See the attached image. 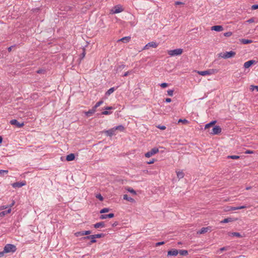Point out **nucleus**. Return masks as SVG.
Segmentation results:
<instances>
[{
    "label": "nucleus",
    "mask_w": 258,
    "mask_h": 258,
    "mask_svg": "<svg viewBox=\"0 0 258 258\" xmlns=\"http://www.w3.org/2000/svg\"><path fill=\"white\" fill-rule=\"evenodd\" d=\"M105 224L104 222H100L97 223L94 225V227L95 228H98L99 227H104Z\"/></svg>",
    "instance_id": "nucleus-19"
},
{
    "label": "nucleus",
    "mask_w": 258,
    "mask_h": 258,
    "mask_svg": "<svg viewBox=\"0 0 258 258\" xmlns=\"http://www.w3.org/2000/svg\"><path fill=\"white\" fill-rule=\"evenodd\" d=\"M165 101L168 103L170 102L171 101V99L169 98H167L166 99Z\"/></svg>",
    "instance_id": "nucleus-58"
},
{
    "label": "nucleus",
    "mask_w": 258,
    "mask_h": 258,
    "mask_svg": "<svg viewBox=\"0 0 258 258\" xmlns=\"http://www.w3.org/2000/svg\"><path fill=\"white\" fill-rule=\"evenodd\" d=\"M178 253L181 255H186L188 254V251L186 250H179Z\"/></svg>",
    "instance_id": "nucleus-32"
},
{
    "label": "nucleus",
    "mask_w": 258,
    "mask_h": 258,
    "mask_svg": "<svg viewBox=\"0 0 258 258\" xmlns=\"http://www.w3.org/2000/svg\"><path fill=\"white\" fill-rule=\"evenodd\" d=\"M183 52V49L181 48H177L173 50H168L167 53L171 56H177L181 55Z\"/></svg>",
    "instance_id": "nucleus-2"
},
{
    "label": "nucleus",
    "mask_w": 258,
    "mask_h": 258,
    "mask_svg": "<svg viewBox=\"0 0 258 258\" xmlns=\"http://www.w3.org/2000/svg\"><path fill=\"white\" fill-rule=\"evenodd\" d=\"M167 94L170 96H172L173 94V90H169L167 91Z\"/></svg>",
    "instance_id": "nucleus-43"
},
{
    "label": "nucleus",
    "mask_w": 258,
    "mask_h": 258,
    "mask_svg": "<svg viewBox=\"0 0 258 258\" xmlns=\"http://www.w3.org/2000/svg\"><path fill=\"white\" fill-rule=\"evenodd\" d=\"M228 159H238L240 158V156L237 155H229L227 157Z\"/></svg>",
    "instance_id": "nucleus-33"
},
{
    "label": "nucleus",
    "mask_w": 258,
    "mask_h": 258,
    "mask_svg": "<svg viewBox=\"0 0 258 258\" xmlns=\"http://www.w3.org/2000/svg\"><path fill=\"white\" fill-rule=\"evenodd\" d=\"M255 63V60H248V61L245 62L244 63L243 66H244V68L247 69V68H249L252 64H254Z\"/></svg>",
    "instance_id": "nucleus-13"
},
{
    "label": "nucleus",
    "mask_w": 258,
    "mask_h": 258,
    "mask_svg": "<svg viewBox=\"0 0 258 258\" xmlns=\"http://www.w3.org/2000/svg\"><path fill=\"white\" fill-rule=\"evenodd\" d=\"M235 54V52L233 51H230L229 52L227 51L224 53L223 55H222V53L219 54V56H221L224 58H228L234 56Z\"/></svg>",
    "instance_id": "nucleus-4"
},
{
    "label": "nucleus",
    "mask_w": 258,
    "mask_h": 258,
    "mask_svg": "<svg viewBox=\"0 0 258 258\" xmlns=\"http://www.w3.org/2000/svg\"><path fill=\"white\" fill-rule=\"evenodd\" d=\"M159 152V149L157 148L152 149L150 151L147 152L145 156L146 157L149 158L152 156L155 155Z\"/></svg>",
    "instance_id": "nucleus-5"
},
{
    "label": "nucleus",
    "mask_w": 258,
    "mask_h": 258,
    "mask_svg": "<svg viewBox=\"0 0 258 258\" xmlns=\"http://www.w3.org/2000/svg\"><path fill=\"white\" fill-rule=\"evenodd\" d=\"M176 173L177 176L179 179L182 178L184 176V174L182 171H176Z\"/></svg>",
    "instance_id": "nucleus-22"
},
{
    "label": "nucleus",
    "mask_w": 258,
    "mask_h": 258,
    "mask_svg": "<svg viewBox=\"0 0 258 258\" xmlns=\"http://www.w3.org/2000/svg\"><path fill=\"white\" fill-rule=\"evenodd\" d=\"M114 216V215L113 213H110L109 214L101 215L100 217V218L101 219H105L106 218H113Z\"/></svg>",
    "instance_id": "nucleus-15"
},
{
    "label": "nucleus",
    "mask_w": 258,
    "mask_h": 258,
    "mask_svg": "<svg viewBox=\"0 0 258 258\" xmlns=\"http://www.w3.org/2000/svg\"><path fill=\"white\" fill-rule=\"evenodd\" d=\"M216 122V121L214 120V121H212L210 122L209 123L206 124L205 126V129L206 130V129H208L209 127L212 126L214 124H215Z\"/></svg>",
    "instance_id": "nucleus-27"
},
{
    "label": "nucleus",
    "mask_w": 258,
    "mask_h": 258,
    "mask_svg": "<svg viewBox=\"0 0 258 258\" xmlns=\"http://www.w3.org/2000/svg\"><path fill=\"white\" fill-rule=\"evenodd\" d=\"M232 35V33L230 31L224 33V36L225 37H230Z\"/></svg>",
    "instance_id": "nucleus-40"
},
{
    "label": "nucleus",
    "mask_w": 258,
    "mask_h": 258,
    "mask_svg": "<svg viewBox=\"0 0 258 258\" xmlns=\"http://www.w3.org/2000/svg\"><path fill=\"white\" fill-rule=\"evenodd\" d=\"M258 9V5H254L251 6L252 10H256Z\"/></svg>",
    "instance_id": "nucleus-49"
},
{
    "label": "nucleus",
    "mask_w": 258,
    "mask_h": 258,
    "mask_svg": "<svg viewBox=\"0 0 258 258\" xmlns=\"http://www.w3.org/2000/svg\"><path fill=\"white\" fill-rule=\"evenodd\" d=\"M210 230V227H203L200 230L197 232L198 234H204Z\"/></svg>",
    "instance_id": "nucleus-16"
},
{
    "label": "nucleus",
    "mask_w": 258,
    "mask_h": 258,
    "mask_svg": "<svg viewBox=\"0 0 258 258\" xmlns=\"http://www.w3.org/2000/svg\"><path fill=\"white\" fill-rule=\"evenodd\" d=\"M158 46V44L155 42H150L149 43H148V44H147L145 47H144V49H148L149 47H153V48H156Z\"/></svg>",
    "instance_id": "nucleus-10"
},
{
    "label": "nucleus",
    "mask_w": 258,
    "mask_h": 258,
    "mask_svg": "<svg viewBox=\"0 0 258 258\" xmlns=\"http://www.w3.org/2000/svg\"><path fill=\"white\" fill-rule=\"evenodd\" d=\"M247 22H248V23H252V22H254V20H253V18H251V19H250L248 20L247 21Z\"/></svg>",
    "instance_id": "nucleus-55"
},
{
    "label": "nucleus",
    "mask_w": 258,
    "mask_h": 258,
    "mask_svg": "<svg viewBox=\"0 0 258 258\" xmlns=\"http://www.w3.org/2000/svg\"><path fill=\"white\" fill-rule=\"evenodd\" d=\"M111 113V112H109L107 110L104 111L102 112V114L103 115H108Z\"/></svg>",
    "instance_id": "nucleus-50"
},
{
    "label": "nucleus",
    "mask_w": 258,
    "mask_h": 258,
    "mask_svg": "<svg viewBox=\"0 0 258 258\" xmlns=\"http://www.w3.org/2000/svg\"><path fill=\"white\" fill-rule=\"evenodd\" d=\"M207 71L208 75L216 74L218 72V70L217 69H209Z\"/></svg>",
    "instance_id": "nucleus-23"
},
{
    "label": "nucleus",
    "mask_w": 258,
    "mask_h": 258,
    "mask_svg": "<svg viewBox=\"0 0 258 258\" xmlns=\"http://www.w3.org/2000/svg\"><path fill=\"white\" fill-rule=\"evenodd\" d=\"M130 39H131L130 37H128V36L124 37H123V38H121L120 39L118 40V41H122L124 43H127V42H129Z\"/></svg>",
    "instance_id": "nucleus-26"
},
{
    "label": "nucleus",
    "mask_w": 258,
    "mask_h": 258,
    "mask_svg": "<svg viewBox=\"0 0 258 258\" xmlns=\"http://www.w3.org/2000/svg\"><path fill=\"white\" fill-rule=\"evenodd\" d=\"M105 109H107V110H109V109H113V107H111V106H110V107H107L105 108Z\"/></svg>",
    "instance_id": "nucleus-64"
},
{
    "label": "nucleus",
    "mask_w": 258,
    "mask_h": 258,
    "mask_svg": "<svg viewBox=\"0 0 258 258\" xmlns=\"http://www.w3.org/2000/svg\"><path fill=\"white\" fill-rule=\"evenodd\" d=\"M224 30L222 26L215 25L211 27V30H214L217 32H221Z\"/></svg>",
    "instance_id": "nucleus-11"
},
{
    "label": "nucleus",
    "mask_w": 258,
    "mask_h": 258,
    "mask_svg": "<svg viewBox=\"0 0 258 258\" xmlns=\"http://www.w3.org/2000/svg\"><path fill=\"white\" fill-rule=\"evenodd\" d=\"M164 243H165V242L164 241L158 242L156 243V246H160V245L164 244Z\"/></svg>",
    "instance_id": "nucleus-48"
},
{
    "label": "nucleus",
    "mask_w": 258,
    "mask_h": 258,
    "mask_svg": "<svg viewBox=\"0 0 258 258\" xmlns=\"http://www.w3.org/2000/svg\"><path fill=\"white\" fill-rule=\"evenodd\" d=\"M175 5H183V3H182V2H178V1H177V2H175Z\"/></svg>",
    "instance_id": "nucleus-54"
},
{
    "label": "nucleus",
    "mask_w": 258,
    "mask_h": 258,
    "mask_svg": "<svg viewBox=\"0 0 258 258\" xmlns=\"http://www.w3.org/2000/svg\"><path fill=\"white\" fill-rule=\"evenodd\" d=\"M75 157V155L73 153H71L67 156L66 160L68 161H71L74 160Z\"/></svg>",
    "instance_id": "nucleus-20"
},
{
    "label": "nucleus",
    "mask_w": 258,
    "mask_h": 258,
    "mask_svg": "<svg viewBox=\"0 0 258 258\" xmlns=\"http://www.w3.org/2000/svg\"><path fill=\"white\" fill-rule=\"evenodd\" d=\"M221 132V128L219 126H215L211 132L209 133L212 135H218Z\"/></svg>",
    "instance_id": "nucleus-6"
},
{
    "label": "nucleus",
    "mask_w": 258,
    "mask_h": 258,
    "mask_svg": "<svg viewBox=\"0 0 258 258\" xmlns=\"http://www.w3.org/2000/svg\"><path fill=\"white\" fill-rule=\"evenodd\" d=\"M178 253V250L176 249H172L169 250L167 253V255L169 256H176Z\"/></svg>",
    "instance_id": "nucleus-12"
},
{
    "label": "nucleus",
    "mask_w": 258,
    "mask_h": 258,
    "mask_svg": "<svg viewBox=\"0 0 258 258\" xmlns=\"http://www.w3.org/2000/svg\"><path fill=\"white\" fill-rule=\"evenodd\" d=\"M154 162H155V159H153L152 160H150L149 162H148V164H153L154 163Z\"/></svg>",
    "instance_id": "nucleus-56"
},
{
    "label": "nucleus",
    "mask_w": 258,
    "mask_h": 258,
    "mask_svg": "<svg viewBox=\"0 0 258 258\" xmlns=\"http://www.w3.org/2000/svg\"><path fill=\"white\" fill-rule=\"evenodd\" d=\"M128 191H129L130 192L133 194V195H136V191L134 189H133L132 188H131V187H127L125 188Z\"/></svg>",
    "instance_id": "nucleus-35"
},
{
    "label": "nucleus",
    "mask_w": 258,
    "mask_h": 258,
    "mask_svg": "<svg viewBox=\"0 0 258 258\" xmlns=\"http://www.w3.org/2000/svg\"><path fill=\"white\" fill-rule=\"evenodd\" d=\"M81 55H82V56H81L82 58H84L85 57V51L84 49L83 52L82 53Z\"/></svg>",
    "instance_id": "nucleus-57"
},
{
    "label": "nucleus",
    "mask_w": 258,
    "mask_h": 258,
    "mask_svg": "<svg viewBox=\"0 0 258 258\" xmlns=\"http://www.w3.org/2000/svg\"><path fill=\"white\" fill-rule=\"evenodd\" d=\"M254 89H255L256 91H258V86L251 85L250 86V90L253 91Z\"/></svg>",
    "instance_id": "nucleus-39"
},
{
    "label": "nucleus",
    "mask_w": 258,
    "mask_h": 258,
    "mask_svg": "<svg viewBox=\"0 0 258 258\" xmlns=\"http://www.w3.org/2000/svg\"><path fill=\"white\" fill-rule=\"evenodd\" d=\"M160 86L162 88H165L168 86V84L166 83H163L161 84Z\"/></svg>",
    "instance_id": "nucleus-46"
},
{
    "label": "nucleus",
    "mask_w": 258,
    "mask_h": 258,
    "mask_svg": "<svg viewBox=\"0 0 258 258\" xmlns=\"http://www.w3.org/2000/svg\"><path fill=\"white\" fill-rule=\"evenodd\" d=\"M197 73L201 76H206L208 75L207 71H198Z\"/></svg>",
    "instance_id": "nucleus-34"
},
{
    "label": "nucleus",
    "mask_w": 258,
    "mask_h": 258,
    "mask_svg": "<svg viewBox=\"0 0 258 258\" xmlns=\"http://www.w3.org/2000/svg\"><path fill=\"white\" fill-rule=\"evenodd\" d=\"M132 71H127L126 72H125L124 74H123V76L124 77H126L129 74H130L131 73Z\"/></svg>",
    "instance_id": "nucleus-53"
},
{
    "label": "nucleus",
    "mask_w": 258,
    "mask_h": 258,
    "mask_svg": "<svg viewBox=\"0 0 258 258\" xmlns=\"http://www.w3.org/2000/svg\"><path fill=\"white\" fill-rule=\"evenodd\" d=\"M8 173V170H0V174L2 175H4V174H7Z\"/></svg>",
    "instance_id": "nucleus-41"
},
{
    "label": "nucleus",
    "mask_w": 258,
    "mask_h": 258,
    "mask_svg": "<svg viewBox=\"0 0 258 258\" xmlns=\"http://www.w3.org/2000/svg\"><path fill=\"white\" fill-rule=\"evenodd\" d=\"M11 212V209L10 208L7 211H3L0 213V217H4L6 215L10 213Z\"/></svg>",
    "instance_id": "nucleus-29"
},
{
    "label": "nucleus",
    "mask_w": 258,
    "mask_h": 258,
    "mask_svg": "<svg viewBox=\"0 0 258 258\" xmlns=\"http://www.w3.org/2000/svg\"><path fill=\"white\" fill-rule=\"evenodd\" d=\"M157 127V128H158L161 130H164L166 129V126L164 125H158Z\"/></svg>",
    "instance_id": "nucleus-44"
},
{
    "label": "nucleus",
    "mask_w": 258,
    "mask_h": 258,
    "mask_svg": "<svg viewBox=\"0 0 258 258\" xmlns=\"http://www.w3.org/2000/svg\"><path fill=\"white\" fill-rule=\"evenodd\" d=\"M4 251H1L0 252V257H2L4 255Z\"/></svg>",
    "instance_id": "nucleus-59"
},
{
    "label": "nucleus",
    "mask_w": 258,
    "mask_h": 258,
    "mask_svg": "<svg viewBox=\"0 0 258 258\" xmlns=\"http://www.w3.org/2000/svg\"><path fill=\"white\" fill-rule=\"evenodd\" d=\"M229 249V247H223L220 249V251L222 252L224 250H227Z\"/></svg>",
    "instance_id": "nucleus-45"
},
{
    "label": "nucleus",
    "mask_w": 258,
    "mask_h": 258,
    "mask_svg": "<svg viewBox=\"0 0 258 258\" xmlns=\"http://www.w3.org/2000/svg\"><path fill=\"white\" fill-rule=\"evenodd\" d=\"M103 103V101L102 100H100L97 102L96 104L94 106V108H97L99 106H100L102 103Z\"/></svg>",
    "instance_id": "nucleus-37"
},
{
    "label": "nucleus",
    "mask_w": 258,
    "mask_h": 258,
    "mask_svg": "<svg viewBox=\"0 0 258 258\" xmlns=\"http://www.w3.org/2000/svg\"><path fill=\"white\" fill-rule=\"evenodd\" d=\"M123 200H126L131 203L135 202V201L133 198H132L131 197H129L127 195H124L123 196Z\"/></svg>",
    "instance_id": "nucleus-18"
},
{
    "label": "nucleus",
    "mask_w": 258,
    "mask_h": 258,
    "mask_svg": "<svg viewBox=\"0 0 258 258\" xmlns=\"http://www.w3.org/2000/svg\"><path fill=\"white\" fill-rule=\"evenodd\" d=\"M26 185V182H16L12 184V186L14 188H20Z\"/></svg>",
    "instance_id": "nucleus-9"
},
{
    "label": "nucleus",
    "mask_w": 258,
    "mask_h": 258,
    "mask_svg": "<svg viewBox=\"0 0 258 258\" xmlns=\"http://www.w3.org/2000/svg\"><path fill=\"white\" fill-rule=\"evenodd\" d=\"M118 225V223L117 222H115L113 224H112V226L114 227V226H116Z\"/></svg>",
    "instance_id": "nucleus-60"
},
{
    "label": "nucleus",
    "mask_w": 258,
    "mask_h": 258,
    "mask_svg": "<svg viewBox=\"0 0 258 258\" xmlns=\"http://www.w3.org/2000/svg\"><path fill=\"white\" fill-rule=\"evenodd\" d=\"M115 91V88L114 87L110 88L105 93L106 96H109L111 94H112Z\"/></svg>",
    "instance_id": "nucleus-31"
},
{
    "label": "nucleus",
    "mask_w": 258,
    "mask_h": 258,
    "mask_svg": "<svg viewBox=\"0 0 258 258\" xmlns=\"http://www.w3.org/2000/svg\"><path fill=\"white\" fill-rule=\"evenodd\" d=\"M16 250V247L15 245L11 244H7L5 245L4 252V253H8L12 252H14Z\"/></svg>",
    "instance_id": "nucleus-3"
},
{
    "label": "nucleus",
    "mask_w": 258,
    "mask_h": 258,
    "mask_svg": "<svg viewBox=\"0 0 258 258\" xmlns=\"http://www.w3.org/2000/svg\"><path fill=\"white\" fill-rule=\"evenodd\" d=\"M247 206H239V207H230V210H240V209H243L246 208Z\"/></svg>",
    "instance_id": "nucleus-21"
},
{
    "label": "nucleus",
    "mask_w": 258,
    "mask_h": 258,
    "mask_svg": "<svg viewBox=\"0 0 258 258\" xmlns=\"http://www.w3.org/2000/svg\"><path fill=\"white\" fill-rule=\"evenodd\" d=\"M83 231H84V235H88L91 233V231L90 230Z\"/></svg>",
    "instance_id": "nucleus-47"
},
{
    "label": "nucleus",
    "mask_w": 258,
    "mask_h": 258,
    "mask_svg": "<svg viewBox=\"0 0 258 258\" xmlns=\"http://www.w3.org/2000/svg\"><path fill=\"white\" fill-rule=\"evenodd\" d=\"M245 154H253L254 153V151L252 150H246L245 151Z\"/></svg>",
    "instance_id": "nucleus-51"
},
{
    "label": "nucleus",
    "mask_w": 258,
    "mask_h": 258,
    "mask_svg": "<svg viewBox=\"0 0 258 258\" xmlns=\"http://www.w3.org/2000/svg\"><path fill=\"white\" fill-rule=\"evenodd\" d=\"M10 122L12 125H15L18 127H21L23 126L24 125L23 122L20 123L16 119H12L10 121Z\"/></svg>",
    "instance_id": "nucleus-7"
},
{
    "label": "nucleus",
    "mask_w": 258,
    "mask_h": 258,
    "mask_svg": "<svg viewBox=\"0 0 258 258\" xmlns=\"http://www.w3.org/2000/svg\"><path fill=\"white\" fill-rule=\"evenodd\" d=\"M96 108H94V106H93L91 109H90L88 111L85 112V114L87 116H90L96 112Z\"/></svg>",
    "instance_id": "nucleus-14"
},
{
    "label": "nucleus",
    "mask_w": 258,
    "mask_h": 258,
    "mask_svg": "<svg viewBox=\"0 0 258 258\" xmlns=\"http://www.w3.org/2000/svg\"><path fill=\"white\" fill-rule=\"evenodd\" d=\"M96 197L100 201H102L103 200V197L101 195V194H97Z\"/></svg>",
    "instance_id": "nucleus-42"
},
{
    "label": "nucleus",
    "mask_w": 258,
    "mask_h": 258,
    "mask_svg": "<svg viewBox=\"0 0 258 258\" xmlns=\"http://www.w3.org/2000/svg\"><path fill=\"white\" fill-rule=\"evenodd\" d=\"M123 11V9L119 7H115L114 8V10L113 12V13L116 14L121 12Z\"/></svg>",
    "instance_id": "nucleus-28"
},
{
    "label": "nucleus",
    "mask_w": 258,
    "mask_h": 258,
    "mask_svg": "<svg viewBox=\"0 0 258 258\" xmlns=\"http://www.w3.org/2000/svg\"><path fill=\"white\" fill-rule=\"evenodd\" d=\"M240 41L242 43L244 44H249L252 42V41L251 40L246 39H241L240 40Z\"/></svg>",
    "instance_id": "nucleus-25"
},
{
    "label": "nucleus",
    "mask_w": 258,
    "mask_h": 258,
    "mask_svg": "<svg viewBox=\"0 0 258 258\" xmlns=\"http://www.w3.org/2000/svg\"><path fill=\"white\" fill-rule=\"evenodd\" d=\"M103 236H104V234L100 233V234H97L91 235H89V236H87L85 237H83L81 238V239L85 240V239H92V240H91V241L89 243V244L91 245L92 243H95L96 242V238H101Z\"/></svg>",
    "instance_id": "nucleus-1"
},
{
    "label": "nucleus",
    "mask_w": 258,
    "mask_h": 258,
    "mask_svg": "<svg viewBox=\"0 0 258 258\" xmlns=\"http://www.w3.org/2000/svg\"><path fill=\"white\" fill-rule=\"evenodd\" d=\"M7 208V207H6V206H2L0 208V210H3V209H6Z\"/></svg>",
    "instance_id": "nucleus-63"
},
{
    "label": "nucleus",
    "mask_w": 258,
    "mask_h": 258,
    "mask_svg": "<svg viewBox=\"0 0 258 258\" xmlns=\"http://www.w3.org/2000/svg\"><path fill=\"white\" fill-rule=\"evenodd\" d=\"M107 136L109 137H112L113 135H116V131H115V129L114 127L107 131H105L104 132Z\"/></svg>",
    "instance_id": "nucleus-8"
},
{
    "label": "nucleus",
    "mask_w": 258,
    "mask_h": 258,
    "mask_svg": "<svg viewBox=\"0 0 258 258\" xmlns=\"http://www.w3.org/2000/svg\"><path fill=\"white\" fill-rule=\"evenodd\" d=\"M235 220H236V219H234V218L229 217V218L224 219V220H223L222 221H221V223H227L234 221Z\"/></svg>",
    "instance_id": "nucleus-17"
},
{
    "label": "nucleus",
    "mask_w": 258,
    "mask_h": 258,
    "mask_svg": "<svg viewBox=\"0 0 258 258\" xmlns=\"http://www.w3.org/2000/svg\"><path fill=\"white\" fill-rule=\"evenodd\" d=\"M178 122H183V123H187V120H186V119H180L179 120H178Z\"/></svg>",
    "instance_id": "nucleus-52"
},
{
    "label": "nucleus",
    "mask_w": 258,
    "mask_h": 258,
    "mask_svg": "<svg viewBox=\"0 0 258 258\" xmlns=\"http://www.w3.org/2000/svg\"><path fill=\"white\" fill-rule=\"evenodd\" d=\"M109 211V208H103L102 210H101V211H100V213L102 214V213H107Z\"/></svg>",
    "instance_id": "nucleus-38"
},
{
    "label": "nucleus",
    "mask_w": 258,
    "mask_h": 258,
    "mask_svg": "<svg viewBox=\"0 0 258 258\" xmlns=\"http://www.w3.org/2000/svg\"><path fill=\"white\" fill-rule=\"evenodd\" d=\"M124 67H125V65H124V64H122V65H121V66H120L119 67V68H120V69H123Z\"/></svg>",
    "instance_id": "nucleus-62"
},
{
    "label": "nucleus",
    "mask_w": 258,
    "mask_h": 258,
    "mask_svg": "<svg viewBox=\"0 0 258 258\" xmlns=\"http://www.w3.org/2000/svg\"><path fill=\"white\" fill-rule=\"evenodd\" d=\"M115 131H116L117 130H118L120 132H123L125 130L124 127L122 125H119L116 126L114 127Z\"/></svg>",
    "instance_id": "nucleus-24"
},
{
    "label": "nucleus",
    "mask_w": 258,
    "mask_h": 258,
    "mask_svg": "<svg viewBox=\"0 0 258 258\" xmlns=\"http://www.w3.org/2000/svg\"><path fill=\"white\" fill-rule=\"evenodd\" d=\"M12 48H13V46H11L8 47V51L9 52L11 51L12 49Z\"/></svg>",
    "instance_id": "nucleus-61"
},
{
    "label": "nucleus",
    "mask_w": 258,
    "mask_h": 258,
    "mask_svg": "<svg viewBox=\"0 0 258 258\" xmlns=\"http://www.w3.org/2000/svg\"><path fill=\"white\" fill-rule=\"evenodd\" d=\"M75 235L76 237H79V236H83V235H84V231H80V232H76L75 233Z\"/></svg>",
    "instance_id": "nucleus-36"
},
{
    "label": "nucleus",
    "mask_w": 258,
    "mask_h": 258,
    "mask_svg": "<svg viewBox=\"0 0 258 258\" xmlns=\"http://www.w3.org/2000/svg\"><path fill=\"white\" fill-rule=\"evenodd\" d=\"M229 235H231L233 236H236L238 238L242 237V236L239 232H232L229 234Z\"/></svg>",
    "instance_id": "nucleus-30"
}]
</instances>
